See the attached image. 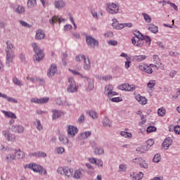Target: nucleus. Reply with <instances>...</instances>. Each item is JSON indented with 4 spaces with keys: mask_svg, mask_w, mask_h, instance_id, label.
Here are the masks:
<instances>
[{
    "mask_svg": "<svg viewBox=\"0 0 180 180\" xmlns=\"http://www.w3.org/2000/svg\"><path fill=\"white\" fill-rule=\"evenodd\" d=\"M103 153H104L103 148L101 147L96 148L94 149V154H96V155H101L103 154Z\"/></svg>",
    "mask_w": 180,
    "mask_h": 180,
    "instance_id": "39",
    "label": "nucleus"
},
{
    "mask_svg": "<svg viewBox=\"0 0 180 180\" xmlns=\"http://www.w3.org/2000/svg\"><path fill=\"white\" fill-rule=\"evenodd\" d=\"M89 161L91 164H95L97 167H103V162L99 159L91 158L89 159Z\"/></svg>",
    "mask_w": 180,
    "mask_h": 180,
    "instance_id": "17",
    "label": "nucleus"
},
{
    "mask_svg": "<svg viewBox=\"0 0 180 180\" xmlns=\"http://www.w3.org/2000/svg\"><path fill=\"white\" fill-rule=\"evenodd\" d=\"M121 136L123 137H125L126 139H131L132 135L131 133L126 132V131H121L120 132Z\"/></svg>",
    "mask_w": 180,
    "mask_h": 180,
    "instance_id": "49",
    "label": "nucleus"
},
{
    "mask_svg": "<svg viewBox=\"0 0 180 180\" xmlns=\"http://www.w3.org/2000/svg\"><path fill=\"white\" fill-rule=\"evenodd\" d=\"M91 134L92 132H91V131H85L80 134L79 139L80 140H86L88 137H91Z\"/></svg>",
    "mask_w": 180,
    "mask_h": 180,
    "instance_id": "26",
    "label": "nucleus"
},
{
    "mask_svg": "<svg viewBox=\"0 0 180 180\" xmlns=\"http://www.w3.org/2000/svg\"><path fill=\"white\" fill-rule=\"evenodd\" d=\"M147 29L149 32H151V33H154V34H157V32H158V27L154 24H148L147 25Z\"/></svg>",
    "mask_w": 180,
    "mask_h": 180,
    "instance_id": "25",
    "label": "nucleus"
},
{
    "mask_svg": "<svg viewBox=\"0 0 180 180\" xmlns=\"http://www.w3.org/2000/svg\"><path fill=\"white\" fill-rule=\"evenodd\" d=\"M146 147L147 148H150V147H152V146L154 145V141L153 139H149L146 141Z\"/></svg>",
    "mask_w": 180,
    "mask_h": 180,
    "instance_id": "61",
    "label": "nucleus"
},
{
    "mask_svg": "<svg viewBox=\"0 0 180 180\" xmlns=\"http://www.w3.org/2000/svg\"><path fill=\"white\" fill-rule=\"evenodd\" d=\"M132 44L136 46V47H143L144 45V40L143 38H138V37H132L131 38Z\"/></svg>",
    "mask_w": 180,
    "mask_h": 180,
    "instance_id": "10",
    "label": "nucleus"
},
{
    "mask_svg": "<svg viewBox=\"0 0 180 180\" xmlns=\"http://www.w3.org/2000/svg\"><path fill=\"white\" fill-rule=\"evenodd\" d=\"M3 136H4L5 139L8 141H13L15 140V135L11 134L9 131H4L2 132Z\"/></svg>",
    "mask_w": 180,
    "mask_h": 180,
    "instance_id": "16",
    "label": "nucleus"
},
{
    "mask_svg": "<svg viewBox=\"0 0 180 180\" xmlns=\"http://www.w3.org/2000/svg\"><path fill=\"white\" fill-rule=\"evenodd\" d=\"M153 58L154 64H156L157 65H158V64H161V60H160V58H158V56L154 55Z\"/></svg>",
    "mask_w": 180,
    "mask_h": 180,
    "instance_id": "51",
    "label": "nucleus"
},
{
    "mask_svg": "<svg viewBox=\"0 0 180 180\" xmlns=\"http://www.w3.org/2000/svg\"><path fill=\"white\" fill-rule=\"evenodd\" d=\"M120 8V6L118 4H113V13H117L119 12V8Z\"/></svg>",
    "mask_w": 180,
    "mask_h": 180,
    "instance_id": "59",
    "label": "nucleus"
},
{
    "mask_svg": "<svg viewBox=\"0 0 180 180\" xmlns=\"http://www.w3.org/2000/svg\"><path fill=\"white\" fill-rule=\"evenodd\" d=\"M157 128L155 127H148L146 129L147 133H153V131H155Z\"/></svg>",
    "mask_w": 180,
    "mask_h": 180,
    "instance_id": "62",
    "label": "nucleus"
},
{
    "mask_svg": "<svg viewBox=\"0 0 180 180\" xmlns=\"http://www.w3.org/2000/svg\"><path fill=\"white\" fill-rule=\"evenodd\" d=\"M143 42L146 41V43H148V45L151 44V38H150V37L145 35L143 36L142 37Z\"/></svg>",
    "mask_w": 180,
    "mask_h": 180,
    "instance_id": "54",
    "label": "nucleus"
},
{
    "mask_svg": "<svg viewBox=\"0 0 180 180\" xmlns=\"http://www.w3.org/2000/svg\"><path fill=\"white\" fill-rule=\"evenodd\" d=\"M142 15L143 16L144 20L146 22V23H151V17L146 13H143Z\"/></svg>",
    "mask_w": 180,
    "mask_h": 180,
    "instance_id": "43",
    "label": "nucleus"
},
{
    "mask_svg": "<svg viewBox=\"0 0 180 180\" xmlns=\"http://www.w3.org/2000/svg\"><path fill=\"white\" fill-rule=\"evenodd\" d=\"M84 70H86V71H89V70H91V60L89 58H84Z\"/></svg>",
    "mask_w": 180,
    "mask_h": 180,
    "instance_id": "27",
    "label": "nucleus"
},
{
    "mask_svg": "<svg viewBox=\"0 0 180 180\" xmlns=\"http://www.w3.org/2000/svg\"><path fill=\"white\" fill-rule=\"evenodd\" d=\"M68 86L67 87V92L68 94H74L78 91V87L77 86V84H75V80H74L73 77H69L68 79Z\"/></svg>",
    "mask_w": 180,
    "mask_h": 180,
    "instance_id": "5",
    "label": "nucleus"
},
{
    "mask_svg": "<svg viewBox=\"0 0 180 180\" xmlns=\"http://www.w3.org/2000/svg\"><path fill=\"white\" fill-rule=\"evenodd\" d=\"M105 95L108 96V99L111 101V102H113V86L108 84L105 86Z\"/></svg>",
    "mask_w": 180,
    "mask_h": 180,
    "instance_id": "8",
    "label": "nucleus"
},
{
    "mask_svg": "<svg viewBox=\"0 0 180 180\" xmlns=\"http://www.w3.org/2000/svg\"><path fill=\"white\" fill-rule=\"evenodd\" d=\"M34 124L37 130H39V131H41V130H43V126L41 125V122H40V120H36V121L34 122Z\"/></svg>",
    "mask_w": 180,
    "mask_h": 180,
    "instance_id": "34",
    "label": "nucleus"
},
{
    "mask_svg": "<svg viewBox=\"0 0 180 180\" xmlns=\"http://www.w3.org/2000/svg\"><path fill=\"white\" fill-rule=\"evenodd\" d=\"M6 47L4 49L6 53V65L11 67L15 58V46L10 41L6 42Z\"/></svg>",
    "mask_w": 180,
    "mask_h": 180,
    "instance_id": "1",
    "label": "nucleus"
},
{
    "mask_svg": "<svg viewBox=\"0 0 180 180\" xmlns=\"http://www.w3.org/2000/svg\"><path fill=\"white\" fill-rule=\"evenodd\" d=\"M0 98H3V99H6L8 102H11V103H18V100L14 98L9 97L5 94H2L0 92Z\"/></svg>",
    "mask_w": 180,
    "mask_h": 180,
    "instance_id": "21",
    "label": "nucleus"
},
{
    "mask_svg": "<svg viewBox=\"0 0 180 180\" xmlns=\"http://www.w3.org/2000/svg\"><path fill=\"white\" fill-rule=\"evenodd\" d=\"M45 37L46 34H44V32H43L41 30H37L35 34L36 40H43V39H44Z\"/></svg>",
    "mask_w": 180,
    "mask_h": 180,
    "instance_id": "24",
    "label": "nucleus"
},
{
    "mask_svg": "<svg viewBox=\"0 0 180 180\" xmlns=\"http://www.w3.org/2000/svg\"><path fill=\"white\" fill-rule=\"evenodd\" d=\"M14 153L15 155V160H22L25 158V152L22 151L20 149H15Z\"/></svg>",
    "mask_w": 180,
    "mask_h": 180,
    "instance_id": "18",
    "label": "nucleus"
},
{
    "mask_svg": "<svg viewBox=\"0 0 180 180\" xmlns=\"http://www.w3.org/2000/svg\"><path fill=\"white\" fill-rule=\"evenodd\" d=\"M134 37H138L139 39H143L142 34H141L139 31H135L134 32Z\"/></svg>",
    "mask_w": 180,
    "mask_h": 180,
    "instance_id": "63",
    "label": "nucleus"
},
{
    "mask_svg": "<svg viewBox=\"0 0 180 180\" xmlns=\"http://www.w3.org/2000/svg\"><path fill=\"white\" fill-rule=\"evenodd\" d=\"M172 144V139L170 137H167L165 139L162 144V147L165 148V150H168L169 148V146Z\"/></svg>",
    "mask_w": 180,
    "mask_h": 180,
    "instance_id": "15",
    "label": "nucleus"
},
{
    "mask_svg": "<svg viewBox=\"0 0 180 180\" xmlns=\"http://www.w3.org/2000/svg\"><path fill=\"white\" fill-rule=\"evenodd\" d=\"M13 84H15V85H17L18 86H23V83H22V82H20V80H19L18 77H13Z\"/></svg>",
    "mask_w": 180,
    "mask_h": 180,
    "instance_id": "45",
    "label": "nucleus"
},
{
    "mask_svg": "<svg viewBox=\"0 0 180 180\" xmlns=\"http://www.w3.org/2000/svg\"><path fill=\"white\" fill-rule=\"evenodd\" d=\"M147 58V56L146 55H140V56H134V60L140 63L141 61H144Z\"/></svg>",
    "mask_w": 180,
    "mask_h": 180,
    "instance_id": "32",
    "label": "nucleus"
},
{
    "mask_svg": "<svg viewBox=\"0 0 180 180\" xmlns=\"http://www.w3.org/2000/svg\"><path fill=\"white\" fill-rule=\"evenodd\" d=\"M135 99L140 105H147V98L141 96L140 94L135 96Z\"/></svg>",
    "mask_w": 180,
    "mask_h": 180,
    "instance_id": "20",
    "label": "nucleus"
},
{
    "mask_svg": "<svg viewBox=\"0 0 180 180\" xmlns=\"http://www.w3.org/2000/svg\"><path fill=\"white\" fill-rule=\"evenodd\" d=\"M59 141L62 144H68V139L65 136L60 135L59 136Z\"/></svg>",
    "mask_w": 180,
    "mask_h": 180,
    "instance_id": "42",
    "label": "nucleus"
},
{
    "mask_svg": "<svg viewBox=\"0 0 180 180\" xmlns=\"http://www.w3.org/2000/svg\"><path fill=\"white\" fill-rule=\"evenodd\" d=\"M127 169V167L126 166V165L121 164L120 165V171H121V172H126Z\"/></svg>",
    "mask_w": 180,
    "mask_h": 180,
    "instance_id": "60",
    "label": "nucleus"
},
{
    "mask_svg": "<svg viewBox=\"0 0 180 180\" xmlns=\"http://www.w3.org/2000/svg\"><path fill=\"white\" fill-rule=\"evenodd\" d=\"M147 150H148V148H147V146H142L136 148V151H138L139 154L145 153L146 151H147Z\"/></svg>",
    "mask_w": 180,
    "mask_h": 180,
    "instance_id": "38",
    "label": "nucleus"
},
{
    "mask_svg": "<svg viewBox=\"0 0 180 180\" xmlns=\"http://www.w3.org/2000/svg\"><path fill=\"white\" fill-rule=\"evenodd\" d=\"M56 172L60 174V175H65L67 178H71L74 172V169L68 167H60L57 169Z\"/></svg>",
    "mask_w": 180,
    "mask_h": 180,
    "instance_id": "4",
    "label": "nucleus"
},
{
    "mask_svg": "<svg viewBox=\"0 0 180 180\" xmlns=\"http://www.w3.org/2000/svg\"><path fill=\"white\" fill-rule=\"evenodd\" d=\"M11 131L14 133L22 134L25 131V128L23 126L19 124L13 125L11 127Z\"/></svg>",
    "mask_w": 180,
    "mask_h": 180,
    "instance_id": "14",
    "label": "nucleus"
},
{
    "mask_svg": "<svg viewBox=\"0 0 180 180\" xmlns=\"http://www.w3.org/2000/svg\"><path fill=\"white\" fill-rule=\"evenodd\" d=\"M68 137H75L78 133V128L77 127L70 125L67 130Z\"/></svg>",
    "mask_w": 180,
    "mask_h": 180,
    "instance_id": "9",
    "label": "nucleus"
},
{
    "mask_svg": "<svg viewBox=\"0 0 180 180\" xmlns=\"http://www.w3.org/2000/svg\"><path fill=\"white\" fill-rule=\"evenodd\" d=\"M49 97H44L42 98H39V103L42 104V103H47L49 102Z\"/></svg>",
    "mask_w": 180,
    "mask_h": 180,
    "instance_id": "56",
    "label": "nucleus"
},
{
    "mask_svg": "<svg viewBox=\"0 0 180 180\" xmlns=\"http://www.w3.org/2000/svg\"><path fill=\"white\" fill-rule=\"evenodd\" d=\"M121 91H127V92H133V91L137 89V86L134 84H129V83H124L118 86Z\"/></svg>",
    "mask_w": 180,
    "mask_h": 180,
    "instance_id": "7",
    "label": "nucleus"
},
{
    "mask_svg": "<svg viewBox=\"0 0 180 180\" xmlns=\"http://www.w3.org/2000/svg\"><path fill=\"white\" fill-rule=\"evenodd\" d=\"M25 9L23 6H18V7L15 8V12L18 15H22V13H25Z\"/></svg>",
    "mask_w": 180,
    "mask_h": 180,
    "instance_id": "33",
    "label": "nucleus"
},
{
    "mask_svg": "<svg viewBox=\"0 0 180 180\" xmlns=\"http://www.w3.org/2000/svg\"><path fill=\"white\" fill-rule=\"evenodd\" d=\"M98 79L100 81H105V82H108V81H110V79H112V76H110V75L98 76Z\"/></svg>",
    "mask_w": 180,
    "mask_h": 180,
    "instance_id": "37",
    "label": "nucleus"
},
{
    "mask_svg": "<svg viewBox=\"0 0 180 180\" xmlns=\"http://www.w3.org/2000/svg\"><path fill=\"white\" fill-rule=\"evenodd\" d=\"M32 47L34 53H35L34 57L36 61H41V59L44 58V53H43V51L39 48V46H37V44L36 43H32Z\"/></svg>",
    "mask_w": 180,
    "mask_h": 180,
    "instance_id": "3",
    "label": "nucleus"
},
{
    "mask_svg": "<svg viewBox=\"0 0 180 180\" xmlns=\"http://www.w3.org/2000/svg\"><path fill=\"white\" fill-rule=\"evenodd\" d=\"M166 112H167V110H165V108H159L158 110V116H161L162 117L165 116Z\"/></svg>",
    "mask_w": 180,
    "mask_h": 180,
    "instance_id": "44",
    "label": "nucleus"
},
{
    "mask_svg": "<svg viewBox=\"0 0 180 180\" xmlns=\"http://www.w3.org/2000/svg\"><path fill=\"white\" fill-rule=\"evenodd\" d=\"M52 119L53 120H56V119H58V117H61V111H58L57 110H52Z\"/></svg>",
    "mask_w": 180,
    "mask_h": 180,
    "instance_id": "31",
    "label": "nucleus"
},
{
    "mask_svg": "<svg viewBox=\"0 0 180 180\" xmlns=\"http://www.w3.org/2000/svg\"><path fill=\"white\" fill-rule=\"evenodd\" d=\"M89 115L93 119H98V117H99V114H98V112L94 110L89 111Z\"/></svg>",
    "mask_w": 180,
    "mask_h": 180,
    "instance_id": "41",
    "label": "nucleus"
},
{
    "mask_svg": "<svg viewBox=\"0 0 180 180\" xmlns=\"http://www.w3.org/2000/svg\"><path fill=\"white\" fill-rule=\"evenodd\" d=\"M85 56L84 55H78L75 57V60L77 61V63H79L81 61H84L85 60Z\"/></svg>",
    "mask_w": 180,
    "mask_h": 180,
    "instance_id": "52",
    "label": "nucleus"
},
{
    "mask_svg": "<svg viewBox=\"0 0 180 180\" xmlns=\"http://www.w3.org/2000/svg\"><path fill=\"white\" fill-rule=\"evenodd\" d=\"M57 72V65L56 64H52L47 72L48 77H54Z\"/></svg>",
    "mask_w": 180,
    "mask_h": 180,
    "instance_id": "13",
    "label": "nucleus"
},
{
    "mask_svg": "<svg viewBox=\"0 0 180 180\" xmlns=\"http://www.w3.org/2000/svg\"><path fill=\"white\" fill-rule=\"evenodd\" d=\"M153 162H160L161 161V155L157 153L155 155L153 159Z\"/></svg>",
    "mask_w": 180,
    "mask_h": 180,
    "instance_id": "50",
    "label": "nucleus"
},
{
    "mask_svg": "<svg viewBox=\"0 0 180 180\" xmlns=\"http://www.w3.org/2000/svg\"><path fill=\"white\" fill-rule=\"evenodd\" d=\"M84 79H86V81L89 84L86 89V91H87L88 92H91V91H92L94 88V80H92L91 78H89L86 76Z\"/></svg>",
    "mask_w": 180,
    "mask_h": 180,
    "instance_id": "19",
    "label": "nucleus"
},
{
    "mask_svg": "<svg viewBox=\"0 0 180 180\" xmlns=\"http://www.w3.org/2000/svg\"><path fill=\"white\" fill-rule=\"evenodd\" d=\"M36 4H37L36 0H28L27 5L28 8H34V6Z\"/></svg>",
    "mask_w": 180,
    "mask_h": 180,
    "instance_id": "48",
    "label": "nucleus"
},
{
    "mask_svg": "<svg viewBox=\"0 0 180 180\" xmlns=\"http://www.w3.org/2000/svg\"><path fill=\"white\" fill-rule=\"evenodd\" d=\"M24 168L31 169L32 171H34V172H39L40 175H46L47 174L46 169L36 163L27 164L24 166Z\"/></svg>",
    "mask_w": 180,
    "mask_h": 180,
    "instance_id": "2",
    "label": "nucleus"
},
{
    "mask_svg": "<svg viewBox=\"0 0 180 180\" xmlns=\"http://www.w3.org/2000/svg\"><path fill=\"white\" fill-rule=\"evenodd\" d=\"M54 6L56 9H63L65 6V1L64 0H56L54 2Z\"/></svg>",
    "mask_w": 180,
    "mask_h": 180,
    "instance_id": "22",
    "label": "nucleus"
},
{
    "mask_svg": "<svg viewBox=\"0 0 180 180\" xmlns=\"http://www.w3.org/2000/svg\"><path fill=\"white\" fill-rule=\"evenodd\" d=\"M140 167L141 168H145L146 169H147V168H148V164H147V162H146V160H142L140 162Z\"/></svg>",
    "mask_w": 180,
    "mask_h": 180,
    "instance_id": "58",
    "label": "nucleus"
},
{
    "mask_svg": "<svg viewBox=\"0 0 180 180\" xmlns=\"http://www.w3.org/2000/svg\"><path fill=\"white\" fill-rule=\"evenodd\" d=\"M150 67H155V68H156V70H164V65H162V63H159L158 65L154 63V64H150Z\"/></svg>",
    "mask_w": 180,
    "mask_h": 180,
    "instance_id": "47",
    "label": "nucleus"
},
{
    "mask_svg": "<svg viewBox=\"0 0 180 180\" xmlns=\"http://www.w3.org/2000/svg\"><path fill=\"white\" fill-rule=\"evenodd\" d=\"M117 20L113 19V29H116V30H122V29H124L123 23H117Z\"/></svg>",
    "mask_w": 180,
    "mask_h": 180,
    "instance_id": "30",
    "label": "nucleus"
},
{
    "mask_svg": "<svg viewBox=\"0 0 180 180\" xmlns=\"http://www.w3.org/2000/svg\"><path fill=\"white\" fill-rule=\"evenodd\" d=\"M19 23L23 26V27H30V25L27 24V22L23 21V20H20Z\"/></svg>",
    "mask_w": 180,
    "mask_h": 180,
    "instance_id": "64",
    "label": "nucleus"
},
{
    "mask_svg": "<svg viewBox=\"0 0 180 180\" xmlns=\"http://www.w3.org/2000/svg\"><path fill=\"white\" fill-rule=\"evenodd\" d=\"M13 160H16V156L15 153L6 155V160L7 161V162H11V161H13Z\"/></svg>",
    "mask_w": 180,
    "mask_h": 180,
    "instance_id": "35",
    "label": "nucleus"
},
{
    "mask_svg": "<svg viewBox=\"0 0 180 180\" xmlns=\"http://www.w3.org/2000/svg\"><path fill=\"white\" fill-rule=\"evenodd\" d=\"M64 20L63 18H62L61 17H58L57 15H53L51 18H50L49 20V22L50 23V25H51V26H54V24L55 23H61V22H64Z\"/></svg>",
    "mask_w": 180,
    "mask_h": 180,
    "instance_id": "11",
    "label": "nucleus"
},
{
    "mask_svg": "<svg viewBox=\"0 0 180 180\" xmlns=\"http://www.w3.org/2000/svg\"><path fill=\"white\" fill-rule=\"evenodd\" d=\"M77 122L78 123H79L80 124H82V123H84L85 122V115L84 114H82L78 120H77Z\"/></svg>",
    "mask_w": 180,
    "mask_h": 180,
    "instance_id": "53",
    "label": "nucleus"
},
{
    "mask_svg": "<svg viewBox=\"0 0 180 180\" xmlns=\"http://www.w3.org/2000/svg\"><path fill=\"white\" fill-rule=\"evenodd\" d=\"M30 155L32 157H36L37 158H46V157H47V154L41 151L30 153Z\"/></svg>",
    "mask_w": 180,
    "mask_h": 180,
    "instance_id": "23",
    "label": "nucleus"
},
{
    "mask_svg": "<svg viewBox=\"0 0 180 180\" xmlns=\"http://www.w3.org/2000/svg\"><path fill=\"white\" fill-rule=\"evenodd\" d=\"M148 88H150V89H152V88L155 86V80H150L148 84H147Z\"/></svg>",
    "mask_w": 180,
    "mask_h": 180,
    "instance_id": "55",
    "label": "nucleus"
},
{
    "mask_svg": "<svg viewBox=\"0 0 180 180\" xmlns=\"http://www.w3.org/2000/svg\"><path fill=\"white\" fill-rule=\"evenodd\" d=\"M86 43L91 49H95L99 44V42L95 38L89 35H86Z\"/></svg>",
    "mask_w": 180,
    "mask_h": 180,
    "instance_id": "6",
    "label": "nucleus"
},
{
    "mask_svg": "<svg viewBox=\"0 0 180 180\" xmlns=\"http://www.w3.org/2000/svg\"><path fill=\"white\" fill-rule=\"evenodd\" d=\"M2 113H4L6 117H10V119H16V115L11 111H5L2 110Z\"/></svg>",
    "mask_w": 180,
    "mask_h": 180,
    "instance_id": "29",
    "label": "nucleus"
},
{
    "mask_svg": "<svg viewBox=\"0 0 180 180\" xmlns=\"http://www.w3.org/2000/svg\"><path fill=\"white\" fill-rule=\"evenodd\" d=\"M69 71H70V72H72L73 75H79V77H81L83 79L86 78V76H84V75L81 74L79 72H78V70L70 69Z\"/></svg>",
    "mask_w": 180,
    "mask_h": 180,
    "instance_id": "40",
    "label": "nucleus"
},
{
    "mask_svg": "<svg viewBox=\"0 0 180 180\" xmlns=\"http://www.w3.org/2000/svg\"><path fill=\"white\" fill-rule=\"evenodd\" d=\"M143 72H146L147 74H153V68L146 65V67L145 68V70L143 71Z\"/></svg>",
    "mask_w": 180,
    "mask_h": 180,
    "instance_id": "57",
    "label": "nucleus"
},
{
    "mask_svg": "<svg viewBox=\"0 0 180 180\" xmlns=\"http://www.w3.org/2000/svg\"><path fill=\"white\" fill-rule=\"evenodd\" d=\"M107 11L108 13L113 14V3L111 4H107Z\"/></svg>",
    "mask_w": 180,
    "mask_h": 180,
    "instance_id": "46",
    "label": "nucleus"
},
{
    "mask_svg": "<svg viewBox=\"0 0 180 180\" xmlns=\"http://www.w3.org/2000/svg\"><path fill=\"white\" fill-rule=\"evenodd\" d=\"M85 175V171L82 168H79L75 171L74 173V179H79L80 178H82Z\"/></svg>",
    "mask_w": 180,
    "mask_h": 180,
    "instance_id": "12",
    "label": "nucleus"
},
{
    "mask_svg": "<svg viewBox=\"0 0 180 180\" xmlns=\"http://www.w3.org/2000/svg\"><path fill=\"white\" fill-rule=\"evenodd\" d=\"M130 176L132 180H141L143 176V172H139V174L136 173H132L131 174Z\"/></svg>",
    "mask_w": 180,
    "mask_h": 180,
    "instance_id": "28",
    "label": "nucleus"
},
{
    "mask_svg": "<svg viewBox=\"0 0 180 180\" xmlns=\"http://www.w3.org/2000/svg\"><path fill=\"white\" fill-rule=\"evenodd\" d=\"M102 123L104 127H110L111 126L110 121H109V118H108L107 117H105L103 119Z\"/></svg>",
    "mask_w": 180,
    "mask_h": 180,
    "instance_id": "36",
    "label": "nucleus"
}]
</instances>
